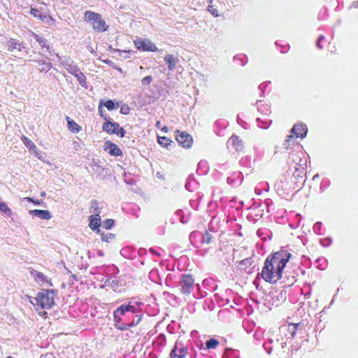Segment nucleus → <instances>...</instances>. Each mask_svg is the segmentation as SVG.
Masks as SVG:
<instances>
[{
  "label": "nucleus",
  "mask_w": 358,
  "mask_h": 358,
  "mask_svg": "<svg viewBox=\"0 0 358 358\" xmlns=\"http://www.w3.org/2000/svg\"><path fill=\"white\" fill-rule=\"evenodd\" d=\"M164 61L168 64L169 70L172 71L175 68L179 59L178 57H176L173 55L168 54L165 56Z\"/></svg>",
  "instance_id": "18"
},
{
  "label": "nucleus",
  "mask_w": 358,
  "mask_h": 358,
  "mask_svg": "<svg viewBox=\"0 0 358 358\" xmlns=\"http://www.w3.org/2000/svg\"><path fill=\"white\" fill-rule=\"evenodd\" d=\"M299 326V324H292L289 325V331H291V336L292 338H294L296 329Z\"/></svg>",
  "instance_id": "31"
},
{
  "label": "nucleus",
  "mask_w": 358,
  "mask_h": 358,
  "mask_svg": "<svg viewBox=\"0 0 358 358\" xmlns=\"http://www.w3.org/2000/svg\"><path fill=\"white\" fill-rule=\"evenodd\" d=\"M155 126H156V127H157V128H158V129L161 128V122H160L159 121H157V122H156V125H155Z\"/></svg>",
  "instance_id": "42"
},
{
  "label": "nucleus",
  "mask_w": 358,
  "mask_h": 358,
  "mask_svg": "<svg viewBox=\"0 0 358 358\" xmlns=\"http://www.w3.org/2000/svg\"><path fill=\"white\" fill-rule=\"evenodd\" d=\"M125 133H126V131H125V130L124 129V128H123V127H121L119 125V128L117 129V132H116V134H117V136H121V137H123V136H124Z\"/></svg>",
  "instance_id": "38"
},
{
  "label": "nucleus",
  "mask_w": 358,
  "mask_h": 358,
  "mask_svg": "<svg viewBox=\"0 0 358 358\" xmlns=\"http://www.w3.org/2000/svg\"><path fill=\"white\" fill-rule=\"evenodd\" d=\"M219 342L215 338H210L206 342V347L208 350L215 349Z\"/></svg>",
  "instance_id": "26"
},
{
  "label": "nucleus",
  "mask_w": 358,
  "mask_h": 358,
  "mask_svg": "<svg viewBox=\"0 0 358 358\" xmlns=\"http://www.w3.org/2000/svg\"><path fill=\"white\" fill-rule=\"evenodd\" d=\"M253 261L251 258H245L240 262V265L249 266L252 264Z\"/></svg>",
  "instance_id": "35"
},
{
  "label": "nucleus",
  "mask_w": 358,
  "mask_h": 358,
  "mask_svg": "<svg viewBox=\"0 0 358 358\" xmlns=\"http://www.w3.org/2000/svg\"><path fill=\"white\" fill-rule=\"evenodd\" d=\"M324 39V36H320L317 40H320V41L321 42L322 40Z\"/></svg>",
  "instance_id": "46"
},
{
  "label": "nucleus",
  "mask_w": 358,
  "mask_h": 358,
  "mask_svg": "<svg viewBox=\"0 0 358 358\" xmlns=\"http://www.w3.org/2000/svg\"><path fill=\"white\" fill-rule=\"evenodd\" d=\"M320 224H321V223H320V222H317V223L315 224V227H316V226H320Z\"/></svg>",
  "instance_id": "49"
},
{
  "label": "nucleus",
  "mask_w": 358,
  "mask_h": 358,
  "mask_svg": "<svg viewBox=\"0 0 358 358\" xmlns=\"http://www.w3.org/2000/svg\"><path fill=\"white\" fill-rule=\"evenodd\" d=\"M238 358H240V357H238Z\"/></svg>",
  "instance_id": "55"
},
{
  "label": "nucleus",
  "mask_w": 358,
  "mask_h": 358,
  "mask_svg": "<svg viewBox=\"0 0 358 358\" xmlns=\"http://www.w3.org/2000/svg\"><path fill=\"white\" fill-rule=\"evenodd\" d=\"M130 108L127 106H124L121 107L120 113L124 115H127L129 113Z\"/></svg>",
  "instance_id": "39"
},
{
  "label": "nucleus",
  "mask_w": 358,
  "mask_h": 358,
  "mask_svg": "<svg viewBox=\"0 0 358 358\" xmlns=\"http://www.w3.org/2000/svg\"><path fill=\"white\" fill-rule=\"evenodd\" d=\"M105 120L106 122L103 124V130L108 134H115L117 129L119 128L120 124L117 122H111L110 120H107L106 117H105Z\"/></svg>",
  "instance_id": "12"
},
{
  "label": "nucleus",
  "mask_w": 358,
  "mask_h": 358,
  "mask_svg": "<svg viewBox=\"0 0 358 358\" xmlns=\"http://www.w3.org/2000/svg\"><path fill=\"white\" fill-rule=\"evenodd\" d=\"M297 171H298V169H296V171H295V172L294 173V176L296 174V173Z\"/></svg>",
  "instance_id": "53"
},
{
  "label": "nucleus",
  "mask_w": 358,
  "mask_h": 358,
  "mask_svg": "<svg viewBox=\"0 0 358 358\" xmlns=\"http://www.w3.org/2000/svg\"><path fill=\"white\" fill-rule=\"evenodd\" d=\"M180 292L183 294H189L194 286V280L189 274L182 275L180 282Z\"/></svg>",
  "instance_id": "5"
},
{
  "label": "nucleus",
  "mask_w": 358,
  "mask_h": 358,
  "mask_svg": "<svg viewBox=\"0 0 358 358\" xmlns=\"http://www.w3.org/2000/svg\"><path fill=\"white\" fill-rule=\"evenodd\" d=\"M55 294L56 292L52 289L38 292L35 299L37 305L40 306L42 308H50L55 303L54 298Z\"/></svg>",
  "instance_id": "3"
},
{
  "label": "nucleus",
  "mask_w": 358,
  "mask_h": 358,
  "mask_svg": "<svg viewBox=\"0 0 358 358\" xmlns=\"http://www.w3.org/2000/svg\"><path fill=\"white\" fill-rule=\"evenodd\" d=\"M33 62L36 64V67L38 70L41 73H47L52 67V64L45 60L34 59L33 60Z\"/></svg>",
  "instance_id": "15"
},
{
  "label": "nucleus",
  "mask_w": 358,
  "mask_h": 358,
  "mask_svg": "<svg viewBox=\"0 0 358 358\" xmlns=\"http://www.w3.org/2000/svg\"><path fill=\"white\" fill-rule=\"evenodd\" d=\"M101 225V219L99 217L96 216H90V224L89 227L93 231H97L98 233L100 232L99 227Z\"/></svg>",
  "instance_id": "19"
},
{
  "label": "nucleus",
  "mask_w": 358,
  "mask_h": 358,
  "mask_svg": "<svg viewBox=\"0 0 358 358\" xmlns=\"http://www.w3.org/2000/svg\"><path fill=\"white\" fill-rule=\"evenodd\" d=\"M316 45L317 46L318 48L321 49L322 48V46L320 45V40H317V43H316Z\"/></svg>",
  "instance_id": "44"
},
{
  "label": "nucleus",
  "mask_w": 358,
  "mask_h": 358,
  "mask_svg": "<svg viewBox=\"0 0 358 358\" xmlns=\"http://www.w3.org/2000/svg\"><path fill=\"white\" fill-rule=\"evenodd\" d=\"M113 320H114V322H115V327L117 329L121 330V331L127 330V329H129L130 327L135 326L141 320V319L138 318L136 323L130 322L128 324H121V322H121V316H120L114 313H113Z\"/></svg>",
  "instance_id": "8"
},
{
  "label": "nucleus",
  "mask_w": 358,
  "mask_h": 358,
  "mask_svg": "<svg viewBox=\"0 0 358 358\" xmlns=\"http://www.w3.org/2000/svg\"><path fill=\"white\" fill-rule=\"evenodd\" d=\"M6 47L8 50L13 52L15 57H17L18 52L24 48V46L21 43H18L14 39L8 41L6 43Z\"/></svg>",
  "instance_id": "9"
},
{
  "label": "nucleus",
  "mask_w": 358,
  "mask_h": 358,
  "mask_svg": "<svg viewBox=\"0 0 358 358\" xmlns=\"http://www.w3.org/2000/svg\"><path fill=\"white\" fill-rule=\"evenodd\" d=\"M101 240L103 241L109 242L110 240H113L115 238V235L111 233H101Z\"/></svg>",
  "instance_id": "29"
},
{
  "label": "nucleus",
  "mask_w": 358,
  "mask_h": 358,
  "mask_svg": "<svg viewBox=\"0 0 358 358\" xmlns=\"http://www.w3.org/2000/svg\"><path fill=\"white\" fill-rule=\"evenodd\" d=\"M290 257L291 254L287 250L278 251L268 257L261 273L263 279L271 284H275L280 280L282 271Z\"/></svg>",
  "instance_id": "1"
},
{
  "label": "nucleus",
  "mask_w": 358,
  "mask_h": 358,
  "mask_svg": "<svg viewBox=\"0 0 358 358\" xmlns=\"http://www.w3.org/2000/svg\"><path fill=\"white\" fill-rule=\"evenodd\" d=\"M84 19L87 22H92L94 30L97 32H103L108 29V26L99 13L87 10L84 13Z\"/></svg>",
  "instance_id": "2"
},
{
  "label": "nucleus",
  "mask_w": 358,
  "mask_h": 358,
  "mask_svg": "<svg viewBox=\"0 0 358 358\" xmlns=\"http://www.w3.org/2000/svg\"><path fill=\"white\" fill-rule=\"evenodd\" d=\"M134 43L138 50L143 51L156 52L158 50L157 46L147 38H138L134 41Z\"/></svg>",
  "instance_id": "6"
},
{
  "label": "nucleus",
  "mask_w": 358,
  "mask_h": 358,
  "mask_svg": "<svg viewBox=\"0 0 358 358\" xmlns=\"http://www.w3.org/2000/svg\"><path fill=\"white\" fill-rule=\"evenodd\" d=\"M22 140L24 144L29 148L30 151L36 152L37 148L30 139H29L26 136H23Z\"/></svg>",
  "instance_id": "24"
},
{
  "label": "nucleus",
  "mask_w": 358,
  "mask_h": 358,
  "mask_svg": "<svg viewBox=\"0 0 358 358\" xmlns=\"http://www.w3.org/2000/svg\"><path fill=\"white\" fill-rule=\"evenodd\" d=\"M30 273L37 283L41 285L48 283L50 285H52L50 282L48 280L47 276L43 273L37 271L34 269H31Z\"/></svg>",
  "instance_id": "11"
},
{
  "label": "nucleus",
  "mask_w": 358,
  "mask_h": 358,
  "mask_svg": "<svg viewBox=\"0 0 358 358\" xmlns=\"http://www.w3.org/2000/svg\"><path fill=\"white\" fill-rule=\"evenodd\" d=\"M152 81V76H148L144 77L141 80V83L143 85H150Z\"/></svg>",
  "instance_id": "34"
},
{
  "label": "nucleus",
  "mask_w": 358,
  "mask_h": 358,
  "mask_svg": "<svg viewBox=\"0 0 358 358\" xmlns=\"http://www.w3.org/2000/svg\"><path fill=\"white\" fill-rule=\"evenodd\" d=\"M31 35L33 38L38 43L43 52H48L50 54L51 53L50 45L47 43L46 39L35 33H32Z\"/></svg>",
  "instance_id": "16"
},
{
  "label": "nucleus",
  "mask_w": 358,
  "mask_h": 358,
  "mask_svg": "<svg viewBox=\"0 0 358 358\" xmlns=\"http://www.w3.org/2000/svg\"><path fill=\"white\" fill-rule=\"evenodd\" d=\"M212 239V236L210 233L206 232L205 234L203 236V241L206 243H210Z\"/></svg>",
  "instance_id": "36"
},
{
  "label": "nucleus",
  "mask_w": 358,
  "mask_h": 358,
  "mask_svg": "<svg viewBox=\"0 0 358 358\" xmlns=\"http://www.w3.org/2000/svg\"><path fill=\"white\" fill-rule=\"evenodd\" d=\"M108 285L111 286L114 289L115 288L116 285H117V281L115 279L110 278L108 280Z\"/></svg>",
  "instance_id": "40"
},
{
  "label": "nucleus",
  "mask_w": 358,
  "mask_h": 358,
  "mask_svg": "<svg viewBox=\"0 0 358 358\" xmlns=\"http://www.w3.org/2000/svg\"><path fill=\"white\" fill-rule=\"evenodd\" d=\"M26 199H27V200H28V201H32V202H34V200H33L31 198H30V197H27V198H26ZM34 203H35L36 204H37V205L41 204V201H34Z\"/></svg>",
  "instance_id": "41"
},
{
  "label": "nucleus",
  "mask_w": 358,
  "mask_h": 358,
  "mask_svg": "<svg viewBox=\"0 0 358 358\" xmlns=\"http://www.w3.org/2000/svg\"><path fill=\"white\" fill-rule=\"evenodd\" d=\"M68 128L70 131L73 132H78L80 131L81 127L73 120H70L69 117H66Z\"/></svg>",
  "instance_id": "21"
},
{
  "label": "nucleus",
  "mask_w": 358,
  "mask_h": 358,
  "mask_svg": "<svg viewBox=\"0 0 358 358\" xmlns=\"http://www.w3.org/2000/svg\"><path fill=\"white\" fill-rule=\"evenodd\" d=\"M162 131H164V132H167L168 131V127L166 126H164L162 128Z\"/></svg>",
  "instance_id": "43"
},
{
  "label": "nucleus",
  "mask_w": 358,
  "mask_h": 358,
  "mask_svg": "<svg viewBox=\"0 0 358 358\" xmlns=\"http://www.w3.org/2000/svg\"><path fill=\"white\" fill-rule=\"evenodd\" d=\"M104 106L107 108L108 110H112L115 108H116L115 104L113 101L112 100H108L105 103Z\"/></svg>",
  "instance_id": "32"
},
{
  "label": "nucleus",
  "mask_w": 358,
  "mask_h": 358,
  "mask_svg": "<svg viewBox=\"0 0 358 358\" xmlns=\"http://www.w3.org/2000/svg\"><path fill=\"white\" fill-rule=\"evenodd\" d=\"M176 140L182 147L189 148L192 145V137L186 132H180L176 136Z\"/></svg>",
  "instance_id": "7"
},
{
  "label": "nucleus",
  "mask_w": 358,
  "mask_h": 358,
  "mask_svg": "<svg viewBox=\"0 0 358 358\" xmlns=\"http://www.w3.org/2000/svg\"><path fill=\"white\" fill-rule=\"evenodd\" d=\"M208 1H209L210 3H212L213 0H208Z\"/></svg>",
  "instance_id": "52"
},
{
  "label": "nucleus",
  "mask_w": 358,
  "mask_h": 358,
  "mask_svg": "<svg viewBox=\"0 0 358 358\" xmlns=\"http://www.w3.org/2000/svg\"><path fill=\"white\" fill-rule=\"evenodd\" d=\"M45 196V192H42L41 193V196Z\"/></svg>",
  "instance_id": "50"
},
{
  "label": "nucleus",
  "mask_w": 358,
  "mask_h": 358,
  "mask_svg": "<svg viewBox=\"0 0 358 358\" xmlns=\"http://www.w3.org/2000/svg\"><path fill=\"white\" fill-rule=\"evenodd\" d=\"M187 350L184 348H180L179 350L177 349V345L175 348L171 351L170 357L171 358H184Z\"/></svg>",
  "instance_id": "20"
},
{
  "label": "nucleus",
  "mask_w": 358,
  "mask_h": 358,
  "mask_svg": "<svg viewBox=\"0 0 358 358\" xmlns=\"http://www.w3.org/2000/svg\"><path fill=\"white\" fill-rule=\"evenodd\" d=\"M231 350H232L231 349L227 348L226 351L227 352V351H231Z\"/></svg>",
  "instance_id": "51"
},
{
  "label": "nucleus",
  "mask_w": 358,
  "mask_h": 358,
  "mask_svg": "<svg viewBox=\"0 0 358 358\" xmlns=\"http://www.w3.org/2000/svg\"><path fill=\"white\" fill-rule=\"evenodd\" d=\"M308 129L306 125L303 124H296L291 129V134L288 136V138L286 141L287 146L289 145V142L293 138H303L307 134Z\"/></svg>",
  "instance_id": "4"
},
{
  "label": "nucleus",
  "mask_w": 358,
  "mask_h": 358,
  "mask_svg": "<svg viewBox=\"0 0 358 358\" xmlns=\"http://www.w3.org/2000/svg\"><path fill=\"white\" fill-rule=\"evenodd\" d=\"M29 213L45 220H49L52 217L50 211L47 210H31Z\"/></svg>",
  "instance_id": "14"
},
{
  "label": "nucleus",
  "mask_w": 358,
  "mask_h": 358,
  "mask_svg": "<svg viewBox=\"0 0 358 358\" xmlns=\"http://www.w3.org/2000/svg\"><path fill=\"white\" fill-rule=\"evenodd\" d=\"M0 211L7 217H10L12 215L11 209L8 208L6 203L3 201H0Z\"/></svg>",
  "instance_id": "23"
},
{
  "label": "nucleus",
  "mask_w": 358,
  "mask_h": 358,
  "mask_svg": "<svg viewBox=\"0 0 358 358\" xmlns=\"http://www.w3.org/2000/svg\"><path fill=\"white\" fill-rule=\"evenodd\" d=\"M99 112L101 113V115L103 117V112H102V108H101V106H99Z\"/></svg>",
  "instance_id": "45"
},
{
  "label": "nucleus",
  "mask_w": 358,
  "mask_h": 358,
  "mask_svg": "<svg viewBox=\"0 0 358 358\" xmlns=\"http://www.w3.org/2000/svg\"><path fill=\"white\" fill-rule=\"evenodd\" d=\"M29 13L33 16H34L35 17H36L42 21H44L45 19L46 18V15L39 14V10L36 8H31Z\"/></svg>",
  "instance_id": "27"
},
{
  "label": "nucleus",
  "mask_w": 358,
  "mask_h": 358,
  "mask_svg": "<svg viewBox=\"0 0 358 358\" xmlns=\"http://www.w3.org/2000/svg\"><path fill=\"white\" fill-rule=\"evenodd\" d=\"M171 142L169 138L165 136H158V143L164 147L168 148V145H170Z\"/></svg>",
  "instance_id": "28"
},
{
  "label": "nucleus",
  "mask_w": 358,
  "mask_h": 358,
  "mask_svg": "<svg viewBox=\"0 0 358 358\" xmlns=\"http://www.w3.org/2000/svg\"><path fill=\"white\" fill-rule=\"evenodd\" d=\"M105 150H107L111 156L117 157L122 155L121 150L115 143L109 141L105 143Z\"/></svg>",
  "instance_id": "10"
},
{
  "label": "nucleus",
  "mask_w": 358,
  "mask_h": 358,
  "mask_svg": "<svg viewBox=\"0 0 358 358\" xmlns=\"http://www.w3.org/2000/svg\"><path fill=\"white\" fill-rule=\"evenodd\" d=\"M231 145L237 152L241 151L243 148L242 140L238 136L233 135L227 142V146Z\"/></svg>",
  "instance_id": "13"
},
{
  "label": "nucleus",
  "mask_w": 358,
  "mask_h": 358,
  "mask_svg": "<svg viewBox=\"0 0 358 358\" xmlns=\"http://www.w3.org/2000/svg\"><path fill=\"white\" fill-rule=\"evenodd\" d=\"M22 1V0H17V2L18 5H20Z\"/></svg>",
  "instance_id": "47"
},
{
  "label": "nucleus",
  "mask_w": 358,
  "mask_h": 358,
  "mask_svg": "<svg viewBox=\"0 0 358 358\" xmlns=\"http://www.w3.org/2000/svg\"><path fill=\"white\" fill-rule=\"evenodd\" d=\"M208 10L213 15H215V16H218L219 14H218V12H217V10L216 8H215L213 6L211 5H209L208 6Z\"/></svg>",
  "instance_id": "37"
},
{
  "label": "nucleus",
  "mask_w": 358,
  "mask_h": 358,
  "mask_svg": "<svg viewBox=\"0 0 358 358\" xmlns=\"http://www.w3.org/2000/svg\"><path fill=\"white\" fill-rule=\"evenodd\" d=\"M75 77L77 78L78 82L83 85V83H85V76H84V74L80 71L78 74H76L75 76Z\"/></svg>",
  "instance_id": "33"
},
{
  "label": "nucleus",
  "mask_w": 358,
  "mask_h": 358,
  "mask_svg": "<svg viewBox=\"0 0 358 358\" xmlns=\"http://www.w3.org/2000/svg\"><path fill=\"white\" fill-rule=\"evenodd\" d=\"M6 358H13V357H11V356H8V357H6Z\"/></svg>",
  "instance_id": "54"
},
{
  "label": "nucleus",
  "mask_w": 358,
  "mask_h": 358,
  "mask_svg": "<svg viewBox=\"0 0 358 358\" xmlns=\"http://www.w3.org/2000/svg\"><path fill=\"white\" fill-rule=\"evenodd\" d=\"M63 64L65 65L67 71L74 76L80 71V69L74 65L69 64L66 62L63 63Z\"/></svg>",
  "instance_id": "25"
},
{
  "label": "nucleus",
  "mask_w": 358,
  "mask_h": 358,
  "mask_svg": "<svg viewBox=\"0 0 358 358\" xmlns=\"http://www.w3.org/2000/svg\"><path fill=\"white\" fill-rule=\"evenodd\" d=\"M136 311V308L134 306H132L131 304H123L118 307L115 311L114 313L122 316L125 314L126 312H131L132 313H134Z\"/></svg>",
  "instance_id": "17"
},
{
  "label": "nucleus",
  "mask_w": 358,
  "mask_h": 358,
  "mask_svg": "<svg viewBox=\"0 0 358 358\" xmlns=\"http://www.w3.org/2000/svg\"><path fill=\"white\" fill-rule=\"evenodd\" d=\"M90 212L93 213L94 214V216H96V217L100 216L101 211H100V209L99 207V203H98L97 201H96V200L92 201L91 206H90Z\"/></svg>",
  "instance_id": "22"
},
{
  "label": "nucleus",
  "mask_w": 358,
  "mask_h": 358,
  "mask_svg": "<svg viewBox=\"0 0 358 358\" xmlns=\"http://www.w3.org/2000/svg\"><path fill=\"white\" fill-rule=\"evenodd\" d=\"M114 225V220L112 219H107L103 222V226L106 229H110Z\"/></svg>",
  "instance_id": "30"
},
{
  "label": "nucleus",
  "mask_w": 358,
  "mask_h": 358,
  "mask_svg": "<svg viewBox=\"0 0 358 358\" xmlns=\"http://www.w3.org/2000/svg\"><path fill=\"white\" fill-rule=\"evenodd\" d=\"M104 62L106 64H110L111 62L110 60H106L104 61Z\"/></svg>",
  "instance_id": "48"
}]
</instances>
